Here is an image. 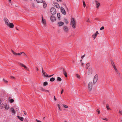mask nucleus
Segmentation results:
<instances>
[{
  "label": "nucleus",
  "mask_w": 122,
  "mask_h": 122,
  "mask_svg": "<svg viewBox=\"0 0 122 122\" xmlns=\"http://www.w3.org/2000/svg\"><path fill=\"white\" fill-rule=\"evenodd\" d=\"M42 23L45 26H46V20L45 19H44L43 17H42Z\"/></svg>",
  "instance_id": "15"
},
{
  "label": "nucleus",
  "mask_w": 122,
  "mask_h": 122,
  "mask_svg": "<svg viewBox=\"0 0 122 122\" xmlns=\"http://www.w3.org/2000/svg\"><path fill=\"white\" fill-rule=\"evenodd\" d=\"M43 2V6L44 8H46L47 7V4L46 3L45 1H44Z\"/></svg>",
  "instance_id": "17"
},
{
  "label": "nucleus",
  "mask_w": 122,
  "mask_h": 122,
  "mask_svg": "<svg viewBox=\"0 0 122 122\" xmlns=\"http://www.w3.org/2000/svg\"><path fill=\"white\" fill-rule=\"evenodd\" d=\"M50 11L52 15L55 14L56 12V9L54 7H52L51 8Z\"/></svg>",
  "instance_id": "3"
},
{
  "label": "nucleus",
  "mask_w": 122,
  "mask_h": 122,
  "mask_svg": "<svg viewBox=\"0 0 122 122\" xmlns=\"http://www.w3.org/2000/svg\"><path fill=\"white\" fill-rule=\"evenodd\" d=\"M97 18H96L95 19V20H97Z\"/></svg>",
  "instance_id": "64"
},
{
  "label": "nucleus",
  "mask_w": 122,
  "mask_h": 122,
  "mask_svg": "<svg viewBox=\"0 0 122 122\" xmlns=\"http://www.w3.org/2000/svg\"><path fill=\"white\" fill-rule=\"evenodd\" d=\"M85 54H84V55H83V56H82L81 57V59H83V58L84 57H85Z\"/></svg>",
  "instance_id": "46"
},
{
  "label": "nucleus",
  "mask_w": 122,
  "mask_h": 122,
  "mask_svg": "<svg viewBox=\"0 0 122 122\" xmlns=\"http://www.w3.org/2000/svg\"><path fill=\"white\" fill-rule=\"evenodd\" d=\"M53 75H53H53H51V76H53Z\"/></svg>",
  "instance_id": "61"
},
{
  "label": "nucleus",
  "mask_w": 122,
  "mask_h": 122,
  "mask_svg": "<svg viewBox=\"0 0 122 122\" xmlns=\"http://www.w3.org/2000/svg\"><path fill=\"white\" fill-rule=\"evenodd\" d=\"M99 34V33L98 31H97L95 34L92 35V37L94 38V39L96 37L97 35L98 34Z\"/></svg>",
  "instance_id": "12"
},
{
  "label": "nucleus",
  "mask_w": 122,
  "mask_h": 122,
  "mask_svg": "<svg viewBox=\"0 0 122 122\" xmlns=\"http://www.w3.org/2000/svg\"><path fill=\"white\" fill-rule=\"evenodd\" d=\"M23 53L26 56H27L26 54L24 52H23Z\"/></svg>",
  "instance_id": "52"
},
{
  "label": "nucleus",
  "mask_w": 122,
  "mask_h": 122,
  "mask_svg": "<svg viewBox=\"0 0 122 122\" xmlns=\"http://www.w3.org/2000/svg\"><path fill=\"white\" fill-rule=\"evenodd\" d=\"M63 106L64 107L66 108H67L68 107V106H67V105H63Z\"/></svg>",
  "instance_id": "37"
},
{
  "label": "nucleus",
  "mask_w": 122,
  "mask_h": 122,
  "mask_svg": "<svg viewBox=\"0 0 122 122\" xmlns=\"http://www.w3.org/2000/svg\"><path fill=\"white\" fill-rule=\"evenodd\" d=\"M96 5L97 6V8H98V7L100 6V3H98V2L97 1H95Z\"/></svg>",
  "instance_id": "13"
},
{
  "label": "nucleus",
  "mask_w": 122,
  "mask_h": 122,
  "mask_svg": "<svg viewBox=\"0 0 122 122\" xmlns=\"http://www.w3.org/2000/svg\"><path fill=\"white\" fill-rule=\"evenodd\" d=\"M101 118L103 120H106L107 121L108 120V119H107V118H106V117H104V118L102 117Z\"/></svg>",
  "instance_id": "34"
},
{
  "label": "nucleus",
  "mask_w": 122,
  "mask_h": 122,
  "mask_svg": "<svg viewBox=\"0 0 122 122\" xmlns=\"http://www.w3.org/2000/svg\"><path fill=\"white\" fill-rule=\"evenodd\" d=\"M55 80V79L53 77L51 78L50 79V81H53Z\"/></svg>",
  "instance_id": "26"
},
{
  "label": "nucleus",
  "mask_w": 122,
  "mask_h": 122,
  "mask_svg": "<svg viewBox=\"0 0 122 122\" xmlns=\"http://www.w3.org/2000/svg\"><path fill=\"white\" fill-rule=\"evenodd\" d=\"M17 117L18 119H19L21 121H23L24 120V118L23 117H20L19 116H18Z\"/></svg>",
  "instance_id": "18"
},
{
  "label": "nucleus",
  "mask_w": 122,
  "mask_h": 122,
  "mask_svg": "<svg viewBox=\"0 0 122 122\" xmlns=\"http://www.w3.org/2000/svg\"><path fill=\"white\" fill-rule=\"evenodd\" d=\"M63 73L64 75L66 77H67V74L66 71L65 70V69L64 68H63Z\"/></svg>",
  "instance_id": "14"
},
{
  "label": "nucleus",
  "mask_w": 122,
  "mask_h": 122,
  "mask_svg": "<svg viewBox=\"0 0 122 122\" xmlns=\"http://www.w3.org/2000/svg\"><path fill=\"white\" fill-rule=\"evenodd\" d=\"M83 6L84 7H85L86 6V5L85 2L84 1H83Z\"/></svg>",
  "instance_id": "39"
},
{
  "label": "nucleus",
  "mask_w": 122,
  "mask_h": 122,
  "mask_svg": "<svg viewBox=\"0 0 122 122\" xmlns=\"http://www.w3.org/2000/svg\"><path fill=\"white\" fill-rule=\"evenodd\" d=\"M36 70L37 71H39V69L37 67H36Z\"/></svg>",
  "instance_id": "51"
},
{
  "label": "nucleus",
  "mask_w": 122,
  "mask_h": 122,
  "mask_svg": "<svg viewBox=\"0 0 122 122\" xmlns=\"http://www.w3.org/2000/svg\"><path fill=\"white\" fill-rule=\"evenodd\" d=\"M104 29V26L102 27L100 29V30H102Z\"/></svg>",
  "instance_id": "42"
},
{
  "label": "nucleus",
  "mask_w": 122,
  "mask_h": 122,
  "mask_svg": "<svg viewBox=\"0 0 122 122\" xmlns=\"http://www.w3.org/2000/svg\"><path fill=\"white\" fill-rule=\"evenodd\" d=\"M92 72V69L91 67L89 68L88 71V75H90L91 74Z\"/></svg>",
  "instance_id": "8"
},
{
  "label": "nucleus",
  "mask_w": 122,
  "mask_h": 122,
  "mask_svg": "<svg viewBox=\"0 0 122 122\" xmlns=\"http://www.w3.org/2000/svg\"><path fill=\"white\" fill-rule=\"evenodd\" d=\"M9 2H10H10L11 1V0H8Z\"/></svg>",
  "instance_id": "57"
},
{
  "label": "nucleus",
  "mask_w": 122,
  "mask_h": 122,
  "mask_svg": "<svg viewBox=\"0 0 122 122\" xmlns=\"http://www.w3.org/2000/svg\"><path fill=\"white\" fill-rule=\"evenodd\" d=\"M51 77V75H49V76H48V77Z\"/></svg>",
  "instance_id": "60"
},
{
  "label": "nucleus",
  "mask_w": 122,
  "mask_h": 122,
  "mask_svg": "<svg viewBox=\"0 0 122 122\" xmlns=\"http://www.w3.org/2000/svg\"><path fill=\"white\" fill-rule=\"evenodd\" d=\"M41 90L42 91H45V90H46L43 89V88H41Z\"/></svg>",
  "instance_id": "47"
},
{
  "label": "nucleus",
  "mask_w": 122,
  "mask_h": 122,
  "mask_svg": "<svg viewBox=\"0 0 122 122\" xmlns=\"http://www.w3.org/2000/svg\"><path fill=\"white\" fill-rule=\"evenodd\" d=\"M64 22L66 24H67L68 23V22L67 20L66 19H64Z\"/></svg>",
  "instance_id": "30"
},
{
  "label": "nucleus",
  "mask_w": 122,
  "mask_h": 122,
  "mask_svg": "<svg viewBox=\"0 0 122 122\" xmlns=\"http://www.w3.org/2000/svg\"><path fill=\"white\" fill-rule=\"evenodd\" d=\"M98 79V75H96L94 77L93 81V84H95L96 82H97V80Z\"/></svg>",
  "instance_id": "4"
},
{
  "label": "nucleus",
  "mask_w": 122,
  "mask_h": 122,
  "mask_svg": "<svg viewBox=\"0 0 122 122\" xmlns=\"http://www.w3.org/2000/svg\"><path fill=\"white\" fill-rule=\"evenodd\" d=\"M42 72L44 76L46 77H48V76L45 71L43 70V68L42 67Z\"/></svg>",
  "instance_id": "10"
},
{
  "label": "nucleus",
  "mask_w": 122,
  "mask_h": 122,
  "mask_svg": "<svg viewBox=\"0 0 122 122\" xmlns=\"http://www.w3.org/2000/svg\"><path fill=\"white\" fill-rule=\"evenodd\" d=\"M90 65V63H87L86 64V69H87L89 67V66Z\"/></svg>",
  "instance_id": "19"
},
{
  "label": "nucleus",
  "mask_w": 122,
  "mask_h": 122,
  "mask_svg": "<svg viewBox=\"0 0 122 122\" xmlns=\"http://www.w3.org/2000/svg\"><path fill=\"white\" fill-rule=\"evenodd\" d=\"M36 1L37 3H42L43 1L42 0H36Z\"/></svg>",
  "instance_id": "27"
},
{
  "label": "nucleus",
  "mask_w": 122,
  "mask_h": 122,
  "mask_svg": "<svg viewBox=\"0 0 122 122\" xmlns=\"http://www.w3.org/2000/svg\"><path fill=\"white\" fill-rule=\"evenodd\" d=\"M61 11L62 13L64 15H65L66 14V11L64 8L62 7H61Z\"/></svg>",
  "instance_id": "9"
},
{
  "label": "nucleus",
  "mask_w": 122,
  "mask_h": 122,
  "mask_svg": "<svg viewBox=\"0 0 122 122\" xmlns=\"http://www.w3.org/2000/svg\"><path fill=\"white\" fill-rule=\"evenodd\" d=\"M92 82H90L88 84V87L89 90L90 91H91L92 88Z\"/></svg>",
  "instance_id": "6"
},
{
  "label": "nucleus",
  "mask_w": 122,
  "mask_h": 122,
  "mask_svg": "<svg viewBox=\"0 0 122 122\" xmlns=\"http://www.w3.org/2000/svg\"><path fill=\"white\" fill-rule=\"evenodd\" d=\"M57 17L59 19H60L61 15L59 13H58L57 14Z\"/></svg>",
  "instance_id": "23"
},
{
  "label": "nucleus",
  "mask_w": 122,
  "mask_h": 122,
  "mask_svg": "<svg viewBox=\"0 0 122 122\" xmlns=\"http://www.w3.org/2000/svg\"><path fill=\"white\" fill-rule=\"evenodd\" d=\"M76 21L75 19L73 18H71V25L74 28H76Z\"/></svg>",
  "instance_id": "2"
},
{
  "label": "nucleus",
  "mask_w": 122,
  "mask_h": 122,
  "mask_svg": "<svg viewBox=\"0 0 122 122\" xmlns=\"http://www.w3.org/2000/svg\"><path fill=\"white\" fill-rule=\"evenodd\" d=\"M36 121L37 122H41V121L38 120L37 119H36Z\"/></svg>",
  "instance_id": "48"
},
{
  "label": "nucleus",
  "mask_w": 122,
  "mask_h": 122,
  "mask_svg": "<svg viewBox=\"0 0 122 122\" xmlns=\"http://www.w3.org/2000/svg\"><path fill=\"white\" fill-rule=\"evenodd\" d=\"M9 108V105H6L5 107V108L6 109H8Z\"/></svg>",
  "instance_id": "28"
},
{
  "label": "nucleus",
  "mask_w": 122,
  "mask_h": 122,
  "mask_svg": "<svg viewBox=\"0 0 122 122\" xmlns=\"http://www.w3.org/2000/svg\"><path fill=\"white\" fill-rule=\"evenodd\" d=\"M50 19L51 21L54 22L56 20V19L54 16H52L50 17Z\"/></svg>",
  "instance_id": "11"
},
{
  "label": "nucleus",
  "mask_w": 122,
  "mask_h": 122,
  "mask_svg": "<svg viewBox=\"0 0 122 122\" xmlns=\"http://www.w3.org/2000/svg\"><path fill=\"white\" fill-rule=\"evenodd\" d=\"M55 5L56 7L58 8H60V6L59 4L57 3H56L55 4Z\"/></svg>",
  "instance_id": "22"
},
{
  "label": "nucleus",
  "mask_w": 122,
  "mask_h": 122,
  "mask_svg": "<svg viewBox=\"0 0 122 122\" xmlns=\"http://www.w3.org/2000/svg\"><path fill=\"white\" fill-rule=\"evenodd\" d=\"M12 52V53H13V54H14V55H17V53L15 52H14V51H13L12 50H11Z\"/></svg>",
  "instance_id": "31"
},
{
  "label": "nucleus",
  "mask_w": 122,
  "mask_h": 122,
  "mask_svg": "<svg viewBox=\"0 0 122 122\" xmlns=\"http://www.w3.org/2000/svg\"><path fill=\"white\" fill-rule=\"evenodd\" d=\"M87 22H91L90 21V20H89V19H88V20L87 21Z\"/></svg>",
  "instance_id": "54"
},
{
  "label": "nucleus",
  "mask_w": 122,
  "mask_h": 122,
  "mask_svg": "<svg viewBox=\"0 0 122 122\" xmlns=\"http://www.w3.org/2000/svg\"><path fill=\"white\" fill-rule=\"evenodd\" d=\"M5 25L11 28H13L14 27V25L12 23H10L9 20L6 17L3 19Z\"/></svg>",
  "instance_id": "1"
},
{
  "label": "nucleus",
  "mask_w": 122,
  "mask_h": 122,
  "mask_svg": "<svg viewBox=\"0 0 122 122\" xmlns=\"http://www.w3.org/2000/svg\"><path fill=\"white\" fill-rule=\"evenodd\" d=\"M18 63L22 67H24V68L26 70H28L29 69L25 65L23 64L22 63L19 62H18Z\"/></svg>",
  "instance_id": "5"
},
{
  "label": "nucleus",
  "mask_w": 122,
  "mask_h": 122,
  "mask_svg": "<svg viewBox=\"0 0 122 122\" xmlns=\"http://www.w3.org/2000/svg\"><path fill=\"white\" fill-rule=\"evenodd\" d=\"M1 105H2L3 106V107H4V104H1Z\"/></svg>",
  "instance_id": "58"
},
{
  "label": "nucleus",
  "mask_w": 122,
  "mask_h": 122,
  "mask_svg": "<svg viewBox=\"0 0 122 122\" xmlns=\"http://www.w3.org/2000/svg\"><path fill=\"white\" fill-rule=\"evenodd\" d=\"M96 112H98V114H100V111L98 109L97 110H96Z\"/></svg>",
  "instance_id": "36"
},
{
  "label": "nucleus",
  "mask_w": 122,
  "mask_h": 122,
  "mask_svg": "<svg viewBox=\"0 0 122 122\" xmlns=\"http://www.w3.org/2000/svg\"><path fill=\"white\" fill-rule=\"evenodd\" d=\"M23 52H20V53H17V55H21L22 53H23Z\"/></svg>",
  "instance_id": "40"
},
{
  "label": "nucleus",
  "mask_w": 122,
  "mask_h": 122,
  "mask_svg": "<svg viewBox=\"0 0 122 122\" xmlns=\"http://www.w3.org/2000/svg\"><path fill=\"white\" fill-rule=\"evenodd\" d=\"M57 105L58 107L59 110L61 111V109L60 108V106L59 104H57Z\"/></svg>",
  "instance_id": "29"
},
{
  "label": "nucleus",
  "mask_w": 122,
  "mask_h": 122,
  "mask_svg": "<svg viewBox=\"0 0 122 122\" xmlns=\"http://www.w3.org/2000/svg\"><path fill=\"white\" fill-rule=\"evenodd\" d=\"M54 99L55 101H56L57 100V99L55 97V96L54 97Z\"/></svg>",
  "instance_id": "50"
},
{
  "label": "nucleus",
  "mask_w": 122,
  "mask_h": 122,
  "mask_svg": "<svg viewBox=\"0 0 122 122\" xmlns=\"http://www.w3.org/2000/svg\"><path fill=\"white\" fill-rule=\"evenodd\" d=\"M57 80L58 81H61L62 80L61 78L59 77H58L57 78Z\"/></svg>",
  "instance_id": "25"
},
{
  "label": "nucleus",
  "mask_w": 122,
  "mask_h": 122,
  "mask_svg": "<svg viewBox=\"0 0 122 122\" xmlns=\"http://www.w3.org/2000/svg\"><path fill=\"white\" fill-rule=\"evenodd\" d=\"M59 25V26H61L63 25L64 24V23L63 22L60 21L58 23Z\"/></svg>",
  "instance_id": "16"
},
{
  "label": "nucleus",
  "mask_w": 122,
  "mask_h": 122,
  "mask_svg": "<svg viewBox=\"0 0 122 122\" xmlns=\"http://www.w3.org/2000/svg\"><path fill=\"white\" fill-rule=\"evenodd\" d=\"M59 0L60 1H61V0Z\"/></svg>",
  "instance_id": "63"
},
{
  "label": "nucleus",
  "mask_w": 122,
  "mask_h": 122,
  "mask_svg": "<svg viewBox=\"0 0 122 122\" xmlns=\"http://www.w3.org/2000/svg\"><path fill=\"white\" fill-rule=\"evenodd\" d=\"M3 80L5 82V83H7L8 82V81H6V80H5V79H3Z\"/></svg>",
  "instance_id": "43"
},
{
  "label": "nucleus",
  "mask_w": 122,
  "mask_h": 122,
  "mask_svg": "<svg viewBox=\"0 0 122 122\" xmlns=\"http://www.w3.org/2000/svg\"><path fill=\"white\" fill-rule=\"evenodd\" d=\"M45 92H49V91L48 90H45Z\"/></svg>",
  "instance_id": "56"
},
{
  "label": "nucleus",
  "mask_w": 122,
  "mask_h": 122,
  "mask_svg": "<svg viewBox=\"0 0 122 122\" xmlns=\"http://www.w3.org/2000/svg\"><path fill=\"white\" fill-rule=\"evenodd\" d=\"M76 76L78 78H80V76L78 74H76Z\"/></svg>",
  "instance_id": "41"
},
{
  "label": "nucleus",
  "mask_w": 122,
  "mask_h": 122,
  "mask_svg": "<svg viewBox=\"0 0 122 122\" xmlns=\"http://www.w3.org/2000/svg\"><path fill=\"white\" fill-rule=\"evenodd\" d=\"M63 29L67 33L68 32L69 29L67 26H63Z\"/></svg>",
  "instance_id": "7"
},
{
  "label": "nucleus",
  "mask_w": 122,
  "mask_h": 122,
  "mask_svg": "<svg viewBox=\"0 0 122 122\" xmlns=\"http://www.w3.org/2000/svg\"><path fill=\"white\" fill-rule=\"evenodd\" d=\"M113 67L114 68V69L116 71H118L115 66H113Z\"/></svg>",
  "instance_id": "38"
},
{
  "label": "nucleus",
  "mask_w": 122,
  "mask_h": 122,
  "mask_svg": "<svg viewBox=\"0 0 122 122\" xmlns=\"http://www.w3.org/2000/svg\"><path fill=\"white\" fill-rule=\"evenodd\" d=\"M10 78L12 79H15V77L11 76H10Z\"/></svg>",
  "instance_id": "33"
},
{
  "label": "nucleus",
  "mask_w": 122,
  "mask_h": 122,
  "mask_svg": "<svg viewBox=\"0 0 122 122\" xmlns=\"http://www.w3.org/2000/svg\"><path fill=\"white\" fill-rule=\"evenodd\" d=\"M65 122H67V121H65Z\"/></svg>",
  "instance_id": "62"
},
{
  "label": "nucleus",
  "mask_w": 122,
  "mask_h": 122,
  "mask_svg": "<svg viewBox=\"0 0 122 122\" xmlns=\"http://www.w3.org/2000/svg\"><path fill=\"white\" fill-rule=\"evenodd\" d=\"M24 113L25 115H26V112H25V111H24Z\"/></svg>",
  "instance_id": "55"
},
{
  "label": "nucleus",
  "mask_w": 122,
  "mask_h": 122,
  "mask_svg": "<svg viewBox=\"0 0 122 122\" xmlns=\"http://www.w3.org/2000/svg\"><path fill=\"white\" fill-rule=\"evenodd\" d=\"M10 110L11 111H12V113L14 114H15V112L14 108H11Z\"/></svg>",
  "instance_id": "20"
},
{
  "label": "nucleus",
  "mask_w": 122,
  "mask_h": 122,
  "mask_svg": "<svg viewBox=\"0 0 122 122\" xmlns=\"http://www.w3.org/2000/svg\"><path fill=\"white\" fill-rule=\"evenodd\" d=\"M14 101V100L12 99H10V102L11 103L13 102Z\"/></svg>",
  "instance_id": "32"
},
{
  "label": "nucleus",
  "mask_w": 122,
  "mask_h": 122,
  "mask_svg": "<svg viewBox=\"0 0 122 122\" xmlns=\"http://www.w3.org/2000/svg\"><path fill=\"white\" fill-rule=\"evenodd\" d=\"M64 92V90L63 89H62L61 91V94H62Z\"/></svg>",
  "instance_id": "49"
},
{
  "label": "nucleus",
  "mask_w": 122,
  "mask_h": 122,
  "mask_svg": "<svg viewBox=\"0 0 122 122\" xmlns=\"http://www.w3.org/2000/svg\"><path fill=\"white\" fill-rule=\"evenodd\" d=\"M116 72H117V73L118 75H120V73L119 72V71H116Z\"/></svg>",
  "instance_id": "44"
},
{
  "label": "nucleus",
  "mask_w": 122,
  "mask_h": 122,
  "mask_svg": "<svg viewBox=\"0 0 122 122\" xmlns=\"http://www.w3.org/2000/svg\"><path fill=\"white\" fill-rule=\"evenodd\" d=\"M106 107L107 108V110H109L110 109V108L109 107L108 105V104H107L106 105Z\"/></svg>",
  "instance_id": "35"
},
{
  "label": "nucleus",
  "mask_w": 122,
  "mask_h": 122,
  "mask_svg": "<svg viewBox=\"0 0 122 122\" xmlns=\"http://www.w3.org/2000/svg\"><path fill=\"white\" fill-rule=\"evenodd\" d=\"M48 85V83L46 81L44 82L43 83V85L44 86H46Z\"/></svg>",
  "instance_id": "24"
},
{
  "label": "nucleus",
  "mask_w": 122,
  "mask_h": 122,
  "mask_svg": "<svg viewBox=\"0 0 122 122\" xmlns=\"http://www.w3.org/2000/svg\"><path fill=\"white\" fill-rule=\"evenodd\" d=\"M23 53L26 56H27L26 54L24 52H23Z\"/></svg>",
  "instance_id": "53"
},
{
  "label": "nucleus",
  "mask_w": 122,
  "mask_h": 122,
  "mask_svg": "<svg viewBox=\"0 0 122 122\" xmlns=\"http://www.w3.org/2000/svg\"><path fill=\"white\" fill-rule=\"evenodd\" d=\"M83 65V63H82L81 64V66H82Z\"/></svg>",
  "instance_id": "59"
},
{
  "label": "nucleus",
  "mask_w": 122,
  "mask_h": 122,
  "mask_svg": "<svg viewBox=\"0 0 122 122\" xmlns=\"http://www.w3.org/2000/svg\"><path fill=\"white\" fill-rule=\"evenodd\" d=\"M111 64L112 65L113 67V66H115L113 61L112 60H111Z\"/></svg>",
  "instance_id": "21"
},
{
  "label": "nucleus",
  "mask_w": 122,
  "mask_h": 122,
  "mask_svg": "<svg viewBox=\"0 0 122 122\" xmlns=\"http://www.w3.org/2000/svg\"><path fill=\"white\" fill-rule=\"evenodd\" d=\"M119 113L121 115H122V111L121 110H119Z\"/></svg>",
  "instance_id": "45"
}]
</instances>
